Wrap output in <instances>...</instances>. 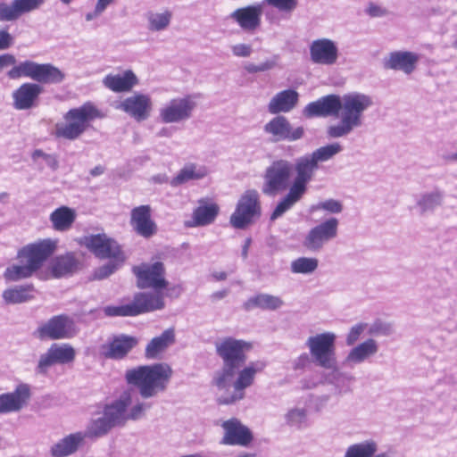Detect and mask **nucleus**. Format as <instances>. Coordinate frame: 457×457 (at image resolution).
<instances>
[{"instance_id": "37", "label": "nucleus", "mask_w": 457, "mask_h": 457, "mask_svg": "<svg viewBox=\"0 0 457 457\" xmlns=\"http://www.w3.org/2000/svg\"><path fill=\"white\" fill-rule=\"evenodd\" d=\"M113 405H107L105 408L104 417L94 420L83 434L85 437H99L105 435L114 425V411Z\"/></svg>"}, {"instance_id": "31", "label": "nucleus", "mask_w": 457, "mask_h": 457, "mask_svg": "<svg viewBox=\"0 0 457 457\" xmlns=\"http://www.w3.org/2000/svg\"><path fill=\"white\" fill-rule=\"evenodd\" d=\"M378 351V345L373 338H368L362 343L353 347L346 357L344 364L348 367L364 362L369 358L374 356Z\"/></svg>"}, {"instance_id": "49", "label": "nucleus", "mask_w": 457, "mask_h": 457, "mask_svg": "<svg viewBox=\"0 0 457 457\" xmlns=\"http://www.w3.org/2000/svg\"><path fill=\"white\" fill-rule=\"evenodd\" d=\"M367 328L366 323H358L353 326L346 336L345 343L347 345H354L360 338L361 335L364 332Z\"/></svg>"}, {"instance_id": "40", "label": "nucleus", "mask_w": 457, "mask_h": 457, "mask_svg": "<svg viewBox=\"0 0 457 457\" xmlns=\"http://www.w3.org/2000/svg\"><path fill=\"white\" fill-rule=\"evenodd\" d=\"M79 262L76 258L75 253H67L63 255L57 256L51 267L54 277L60 278L72 274L79 269Z\"/></svg>"}, {"instance_id": "5", "label": "nucleus", "mask_w": 457, "mask_h": 457, "mask_svg": "<svg viewBox=\"0 0 457 457\" xmlns=\"http://www.w3.org/2000/svg\"><path fill=\"white\" fill-rule=\"evenodd\" d=\"M172 375L173 370L170 364L159 362L128 370L125 378L129 385L138 389L142 398L149 399L167 389Z\"/></svg>"}, {"instance_id": "35", "label": "nucleus", "mask_w": 457, "mask_h": 457, "mask_svg": "<svg viewBox=\"0 0 457 457\" xmlns=\"http://www.w3.org/2000/svg\"><path fill=\"white\" fill-rule=\"evenodd\" d=\"M209 174L206 166L197 163L189 162L181 168L178 174L172 178L170 185L178 187L190 180H199L205 178Z\"/></svg>"}, {"instance_id": "52", "label": "nucleus", "mask_w": 457, "mask_h": 457, "mask_svg": "<svg viewBox=\"0 0 457 457\" xmlns=\"http://www.w3.org/2000/svg\"><path fill=\"white\" fill-rule=\"evenodd\" d=\"M232 54L235 57L247 58L253 54V47L249 44L237 43L230 46Z\"/></svg>"}, {"instance_id": "15", "label": "nucleus", "mask_w": 457, "mask_h": 457, "mask_svg": "<svg viewBox=\"0 0 457 457\" xmlns=\"http://www.w3.org/2000/svg\"><path fill=\"white\" fill-rule=\"evenodd\" d=\"M75 334L74 321L66 314L53 316L34 332L35 337L40 340L68 339Z\"/></svg>"}, {"instance_id": "47", "label": "nucleus", "mask_w": 457, "mask_h": 457, "mask_svg": "<svg viewBox=\"0 0 457 457\" xmlns=\"http://www.w3.org/2000/svg\"><path fill=\"white\" fill-rule=\"evenodd\" d=\"M137 342L135 337L126 335L116 336V359L126 356L137 345Z\"/></svg>"}, {"instance_id": "20", "label": "nucleus", "mask_w": 457, "mask_h": 457, "mask_svg": "<svg viewBox=\"0 0 457 457\" xmlns=\"http://www.w3.org/2000/svg\"><path fill=\"white\" fill-rule=\"evenodd\" d=\"M310 59L314 64L331 66L339 57L337 44L328 37L317 38L309 46Z\"/></svg>"}, {"instance_id": "36", "label": "nucleus", "mask_w": 457, "mask_h": 457, "mask_svg": "<svg viewBox=\"0 0 457 457\" xmlns=\"http://www.w3.org/2000/svg\"><path fill=\"white\" fill-rule=\"evenodd\" d=\"M36 289L33 284L20 285L3 291L2 297L7 304H19L35 298Z\"/></svg>"}, {"instance_id": "23", "label": "nucleus", "mask_w": 457, "mask_h": 457, "mask_svg": "<svg viewBox=\"0 0 457 457\" xmlns=\"http://www.w3.org/2000/svg\"><path fill=\"white\" fill-rule=\"evenodd\" d=\"M198 205L191 214V218L185 221V227L196 228L208 226L214 222L219 214L220 207L208 198L198 200Z\"/></svg>"}, {"instance_id": "3", "label": "nucleus", "mask_w": 457, "mask_h": 457, "mask_svg": "<svg viewBox=\"0 0 457 457\" xmlns=\"http://www.w3.org/2000/svg\"><path fill=\"white\" fill-rule=\"evenodd\" d=\"M336 341L337 335L334 332L326 331L309 337L305 345L317 366L333 370L328 383L335 386L337 394L341 395L350 390L349 387L345 386V381H351L353 378L337 369Z\"/></svg>"}, {"instance_id": "64", "label": "nucleus", "mask_w": 457, "mask_h": 457, "mask_svg": "<svg viewBox=\"0 0 457 457\" xmlns=\"http://www.w3.org/2000/svg\"><path fill=\"white\" fill-rule=\"evenodd\" d=\"M46 156H47V154L44 153L41 149H36L31 154L34 161H37L38 158H43L45 160Z\"/></svg>"}, {"instance_id": "10", "label": "nucleus", "mask_w": 457, "mask_h": 457, "mask_svg": "<svg viewBox=\"0 0 457 457\" xmlns=\"http://www.w3.org/2000/svg\"><path fill=\"white\" fill-rule=\"evenodd\" d=\"M291 162L284 159L276 160L266 169L262 191L264 195L274 196L288 188L292 174Z\"/></svg>"}, {"instance_id": "4", "label": "nucleus", "mask_w": 457, "mask_h": 457, "mask_svg": "<svg viewBox=\"0 0 457 457\" xmlns=\"http://www.w3.org/2000/svg\"><path fill=\"white\" fill-rule=\"evenodd\" d=\"M56 242L47 238L29 244L17 253L19 263L10 265L4 272L6 281L16 282L31 278L54 253Z\"/></svg>"}, {"instance_id": "60", "label": "nucleus", "mask_w": 457, "mask_h": 457, "mask_svg": "<svg viewBox=\"0 0 457 457\" xmlns=\"http://www.w3.org/2000/svg\"><path fill=\"white\" fill-rule=\"evenodd\" d=\"M276 62L271 60H267L262 63L257 64L258 72L267 71L275 67Z\"/></svg>"}, {"instance_id": "25", "label": "nucleus", "mask_w": 457, "mask_h": 457, "mask_svg": "<svg viewBox=\"0 0 457 457\" xmlns=\"http://www.w3.org/2000/svg\"><path fill=\"white\" fill-rule=\"evenodd\" d=\"M307 185V182L295 174L287 194L277 204L270 216V220H275L290 210L305 194Z\"/></svg>"}, {"instance_id": "45", "label": "nucleus", "mask_w": 457, "mask_h": 457, "mask_svg": "<svg viewBox=\"0 0 457 457\" xmlns=\"http://www.w3.org/2000/svg\"><path fill=\"white\" fill-rule=\"evenodd\" d=\"M319 266V261L313 257H299L290 264V270L295 274H312Z\"/></svg>"}, {"instance_id": "42", "label": "nucleus", "mask_w": 457, "mask_h": 457, "mask_svg": "<svg viewBox=\"0 0 457 457\" xmlns=\"http://www.w3.org/2000/svg\"><path fill=\"white\" fill-rule=\"evenodd\" d=\"M85 436L78 432L71 434L53 445L51 453L54 457H66L75 453L79 445L83 442Z\"/></svg>"}, {"instance_id": "13", "label": "nucleus", "mask_w": 457, "mask_h": 457, "mask_svg": "<svg viewBox=\"0 0 457 457\" xmlns=\"http://www.w3.org/2000/svg\"><path fill=\"white\" fill-rule=\"evenodd\" d=\"M165 301L162 293H137L132 301L116 306V316H137L164 309Z\"/></svg>"}, {"instance_id": "39", "label": "nucleus", "mask_w": 457, "mask_h": 457, "mask_svg": "<svg viewBox=\"0 0 457 457\" xmlns=\"http://www.w3.org/2000/svg\"><path fill=\"white\" fill-rule=\"evenodd\" d=\"M173 12L170 9L149 11L145 13L146 28L150 32H162L170 27Z\"/></svg>"}, {"instance_id": "54", "label": "nucleus", "mask_w": 457, "mask_h": 457, "mask_svg": "<svg viewBox=\"0 0 457 457\" xmlns=\"http://www.w3.org/2000/svg\"><path fill=\"white\" fill-rule=\"evenodd\" d=\"M13 44V37L6 30L0 29V50H6Z\"/></svg>"}, {"instance_id": "63", "label": "nucleus", "mask_w": 457, "mask_h": 457, "mask_svg": "<svg viewBox=\"0 0 457 457\" xmlns=\"http://www.w3.org/2000/svg\"><path fill=\"white\" fill-rule=\"evenodd\" d=\"M104 85L114 91V75L109 74L104 80Z\"/></svg>"}, {"instance_id": "33", "label": "nucleus", "mask_w": 457, "mask_h": 457, "mask_svg": "<svg viewBox=\"0 0 457 457\" xmlns=\"http://www.w3.org/2000/svg\"><path fill=\"white\" fill-rule=\"evenodd\" d=\"M284 424L295 430H303L310 427V413L306 406L295 405L287 409L283 414Z\"/></svg>"}, {"instance_id": "7", "label": "nucleus", "mask_w": 457, "mask_h": 457, "mask_svg": "<svg viewBox=\"0 0 457 457\" xmlns=\"http://www.w3.org/2000/svg\"><path fill=\"white\" fill-rule=\"evenodd\" d=\"M264 4L276 8L283 16L290 17L298 7V0H263L262 3L248 4L234 10L229 18L243 30L254 31L262 24Z\"/></svg>"}, {"instance_id": "24", "label": "nucleus", "mask_w": 457, "mask_h": 457, "mask_svg": "<svg viewBox=\"0 0 457 457\" xmlns=\"http://www.w3.org/2000/svg\"><path fill=\"white\" fill-rule=\"evenodd\" d=\"M46 0H12L11 4L0 3V21H14L23 14L38 9Z\"/></svg>"}, {"instance_id": "44", "label": "nucleus", "mask_w": 457, "mask_h": 457, "mask_svg": "<svg viewBox=\"0 0 457 457\" xmlns=\"http://www.w3.org/2000/svg\"><path fill=\"white\" fill-rule=\"evenodd\" d=\"M139 84V79L132 70H119L116 72V92H130Z\"/></svg>"}, {"instance_id": "11", "label": "nucleus", "mask_w": 457, "mask_h": 457, "mask_svg": "<svg viewBox=\"0 0 457 457\" xmlns=\"http://www.w3.org/2000/svg\"><path fill=\"white\" fill-rule=\"evenodd\" d=\"M261 216L260 195L257 190L248 189L238 199L230 216V224L236 228H245Z\"/></svg>"}, {"instance_id": "61", "label": "nucleus", "mask_w": 457, "mask_h": 457, "mask_svg": "<svg viewBox=\"0 0 457 457\" xmlns=\"http://www.w3.org/2000/svg\"><path fill=\"white\" fill-rule=\"evenodd\" d=\"M45 161L53 168L56 169L58 167V162L55 155L53 154H47L46 156Z\"/></svg>"}, {"instance_id": "28", "label": "nucleus", "mask_w": 457, "mask_h": 457, "mask_svg": "<svg viewBox=\"0 0 457 457\" xmlns=\"http://www.w3.org/2000/svg\"><path fill=\"white\" fill-rule=\"evenodd\" d=\"M419 55L409 51H395L389 54L384 62L386 69L402 71L405 74H411L419 62Z\"/></svg>"}, {"instance_id": "38", "label": "nucleus", "mask_w": 457, "mask_h": 457, "mask_svg": "<svg viewBox=\"0 0 457 457\" xmlns=\"http://www.w3.org/2000/svg\"><path fill=\"white\" fill-rule=\"evenodd\" d=\"M76 217L77 213L74 209L62 205L50 214L49 220L54 230L62 232L72 227Z\"/></svg>"}, {"instance_id": "50", "label": "nucleus", "mask_w": 457, "mask_h": 457, "mask_svg": "<svg viewBox=\"0 0 457 457\" xmlns=\"http://www.w3.org/2000/svg\"><path fill=\"white\" fill-rule=\"evenodd\" d=\"M391 333V325L380 320L374 322L369 328V334L372 336H389Z\"/></svg>"}, {"instance_id": "55", "label": "nucleus", "mask_w": 457, "mask_h": 457, "mask_svg": "<svg viewBox=\"0 0 457 457\" xmlns=\"http://www.w3.org/2000/svg\"><path fill=\"white\" fill-rule=\"evenodd\" d=\"M113 0H98L95 8L94 12H89L87 14L86 19L87 21L92 20L98 14H100L108 5L112 3Z\"/></svg>"}, {"instance_id": "22", "label": "nucleus", "mask_w": 457, "mask_h": 457, "mask_svg": "<svg viewBox=\"0 0 457 457\" xmlns=\"http://www.w3.org/2000/svg\"><path fill=\"white\" fill-rule=\"evenodd\" d=\"M44 88L37 83L26 82L18 87L12 94V106L16 110H29L38 104L39 96Z\"/></svg>"}, {"instance_id": "62", "label": "nucleus", "mask_w": 457, "mask_h": 457, "mask_svg": "<svg viewBox=\"0 0 457 457\" xmlns=\"http://www.w3.org/2000/svg\"><path fill=\"white\" fill-rule=\"evenodd\" d=\"M228 291L226 289L217 291V292H214L212 294L211 298L212 300H220V299L226 297L228 295Z\"/></svg>"}, {"instance_id": "27", "label": "nucleus", "mask_w": 457, "mask_h": 457, "mask_svg": "<svg viewBox=\"0 0 457 457\" xmlns=\"http://www.w3.org/2000/svg\"><path fill=\"white\" fill-rule=\"evenodd\" d=\"M30 397L27 385L21 384L12 393L0 395V413H10L20 411Z\"/></svg>"}, {"instance_id": "2", "label": "nucleus", "mask_w": 457, "mask_h": 457, "mask_svg": "<svg viewBox=\"0 0 457 457\" xmlns=\"http://www.w3.org/2000/svg\"><path fill=\"white\" fill-rule=\"evenodd\" d=\"M373 104L370 96L361 92H349L343 96L331 94L308 104L303 113L307 118H339L338 122L327 127L326 133L330 138H340L362 126L364 113Z\"/></svg>"}, {"instance_id": "16", "label": "nucleus", "mask_w": 457, "mask_h": 457, "mask_svg": "<svg viewBox=\"0 0 457 457\" xmlns=\"http://www.w3.org/2000/svg\"><path fill=\"white\" fill-rule=\"evenodd\" d=\"M339 220L331 217L312 228L303 241V246L312 252L320 251L338 234Z\"/></svg>"}, {"instance_id": "59", "label": "nucleus", "mask_w": 457, "mask_h": 457, "mask_svg": "<svg viewBox=\"0 0 457 457\" xmlns=\"http://www.w3.org/2000/svg\"><path fill=\"white\" fill-rule=\"evenodd\" d=\"M113 266L107 265L100 269L98 271L95 273V277L101 279L104 278L112 273Z\"/></svg>"}, {"instance_id": "43", "label": "nucleus", "mask_w": 457, "mask_h": 457, "mask_svg": "<svg viewBox=\"0 0 457 457\" xmlns=\"http://www.w3.org/2000/svg\"><path fill=\"white\" fill-rule=\"evenodd\" d=\"M378 450V443L373 439H368L350 445L343 457H373Z\"/></svg>"}, {"instance_id": "19", "label": "nucleus", "mask_w": 457, "mask_h": 457, "mask_svg": "<svg viewBox=\"0 0 457 457\" xmlns=\"http://www.w3.org/2000/svg\"><path fill=\"white\" fill-rule=\"evenodd\" d=\"M137 122L146 120L153 110V102L149 95L136 92L126 97L118 106Z\"/></svg>"}, {"instance_id": "34", "label": "nucleus", "mask_w": 457, "mask_h": 457, "mask_svg": "<svg viewBox=\"0 0 457 457\" xmlns=\"http://www.w3.org/2000/svg\"><path fill=\"white\" fill-rule=\"evenodd\" d=\"M445 194L440 189L429 192H423L415 198V208L420 215L432 213L444 203Z\"/></svg>"}, {"instance_id": "32", "label": "nucleus", "mask_w": 457, "mask_h": 457, "mask_svg": "<svg viewBox=\"0 0 457 457\" xmlns=\"http://www.w3.org/2000/svg\"><path fill=\"white\" fill-rule=\"evenodd\" d=\"M299 95L294 89H286L277 93L268 104V111L271 114L288 112L295 108Z\"/></svg>"}, {"instance_id": "51", "label": "nucleus", "mask_w": 457, "mask_h": 457, "mask_svg": "<svg viewBox=\"0 0 457 457\" xmlns=\"http://www.w3.org/2000/svg\"><path fill=\"white\" fill-rule=\"evenodd\" d=\"M55 363H57V361L49 348L46 353L40 356L37 364V370L39 373H46L48 368Z\"/></svg>"}, {"instance_id": "58", "label": "nucleus", "mask_w": 457, "mask_h": 457, "mask_svg": "<svg viewBox=\"0 0 457 457\" xmlns=\"http://www.w3.org/2000/svg\"><path fill=\"white\" fill-rule=\"evenodd\" d=\"M310 363V357L307 353L299 355L294 361V368L295 370L303 369Z\"/></svg>"}, {"instance_id": "1", "label": "nucleus", "mask_w": 457, "mask_h": 457, "mask_svg": "<svg viewBox=\"0 0 457 457\" xmlns=\"http://www.w3.org/2000/svg\"><path fill=\"white\" fill-rule=\"evenodd\" d=\"M252 349L250 342L231 337L215 343V350L223 361L222 368L215 372L212 384L220 392V403L233 404L245 396V389L254 384L255 377L266 367L262 361H250L243 369L237 370L246 361V353Z\"/></svg>"}, {"instance_id": "26", "label": "nucleus", "mask_w": 457, "mask_h": 457, "mask_svg": "<svg viewBox=\"0 0 457 457\" xmlns=\"http://www.w3.org/2000/svg\"><path fill=\"white\" fill-rule=\"evenodd\" d=\"M131 226L136 233L145 238H150L157 232L156 223L151 219V207L140 205L131 211Z\"/></svg>"}, {"instance_id": "9", "label": "nucleus", "mask_w": 457, "mask_h": 457, "mask_svg": "<svg viewBox=\"0 0 457 457\" xmlns=\"http://www.w3.org/2000/svg\"><path fill=\"white\" fill-rule=\"evenodd\" d=\"M342 151L343 146L338 142L319 147L312 154L303 155L295 160V174L309 184L319 169V163L333 159Z\"/></svg>"}, {"instance_id": "18", "label": "nucleus", "mask_w": 457, "mask_h": 457, "mask_svg": "<svg viewBox=\"0 0 457 457\" xmlns=\"http://www.w3.org/2000/svg\"><path fill=\"white\" fill-rule=\"evenodd\" d=\"M220 427L223 429L221 445L247 447L253 440V435L250 428L237 418L222 421Z\"/></svg>"}, {"instance_id": "30", "label": "nucleus", "mask_w": 457, "mask_h": 457, "mask_svg": "<svg viewBox=\"0 0 457 457\" xmlns=\"http://www.w3.org/2000/svg\"><path fill=\"white\" fill-rule=\"evenodd\" d=\"M78 242L97 258L106 259L112 255V240L104 234L85 236Z\"/></svg>"}, {"instance_id": "17", "label": "nucleus", "mask_w": 457, "mask_h": 457, "mask_svg": "<svg viewBox=\"0 0 457 457\" xmlns=\"http://www.w3.org/2000/svg\"><path fill=\"white\" fill-rule=\"evenodd\" d=\"M132 403L129 392H124L116 401V426H122L128 420H138L152 408V403L148 402L137 401L133 405Z\"/></svg>"}, {"instance_id": "12", "label": "nucleus", "mask_w": 457, "mask_h": 457, "mask_svg": "<svg viewBox=\"0 0 457 457\" xmlns=\"http://www.w3.org/2000/svg\"><path fill=\"white\" fill-rule=\"evenodd\" d=\"M196 106L195 95L174 97L159 110V118L166 124L184 122L192 118Z\"/></svg>"}, {"instance_id": "57", "label": "nucleus", "mask_w": 457, "mask_h": 457, "mask_svg": "<svg viewBox=\"0 0 457 457\" xmlns=\"http://www.w3.org/2000/svg\"><path fill=\"white\" fill-rule=\"evenodd\" d=\"M100 353L104 358H113L114 357V340L110 341L107 345H102Z\"/></svg>"}, {"instance_id": "8", "label": "nucleus", "mask_w": 457, "mask_h": 457, "mask_svg": "<svg viewBox=\"0 0 457 457\" xmlns=\"http://www.w3.org/2000/svg\"><path fill=\"white\" fill-rule=\"evenodd\" d=\"M7 74L12 79L26 77L37 81L39 85L58 84L65 78L64 72L53 64L37 63L32 61H25L14 65Z\"/></svg>"}, {"instance_id": "56", "label": "nucleus", "mask_w": 457, "mask_h": 457, "mask_svg": "<svg viewBox=\"0 0 457 457\" xmlns=\"http://www.w3.org/2000/svg\"><path fill=\"white\" fill-rule=\"evenodd\" d=\"M16 59L12 54H4L0 55V71L10 65H14Z\"/></svg>"}, {"instance_id": "53", "label": "nucleus", "mask_w": 457, "mask_h": 457, "mask_svg": "<svg viewBox=\"0 0 457 457\" xmlns=\"http://www.w3.org/2000/svg\"><path fill=\"white\" fill-rule=\"evenodd\" d=\"M365 12L371 18H381L389 14V12L386 8L374 3H370Z\"/></svg>"}, {"instance_id": "41", "label": "nucleus", "mask_w": 457, "mask_h": 457, "mask_svg": "<svg viewBox=\"0 0 457 457\" xmlns=\"http://www.w3.org/2000/svg\"><path fill=\"white\" fill-rule=\"evenodd\" d=\"M284 305V301L277 295L261 293L250 297L245 303V310L260 308L268 311H276Z\"/></svg>"}, {"instance_id": "29", "label": "nucleus", "mask_w": 457, "mask_h": 457, "mask_svg": "<svg viewBox=\"0 0 457 457\" xmlns=\"http://www.w3.org/2000/svg\"><path fill=\"white\" fill-rule=\"evenodd\" d=\"M176 340L172 328L165 329L160 336L153 337L145 346V356L148 360L161 359Z\"/></svg>"}, {"instance_id": "14", "label": "nucleus", "mask_w": 457, "mask_h": 457, "mask_svg": "<svg viewBox=\"0 0 457 457\" xmlns=\"http://www.w3.org/2000/svg\"><path fill=\"white\" fill-rule=\"evenodd\" d=\"M132 270L137 278V286L141 289L152 288L154 293H162L161 290L168 286L165 267L162 262H143L134 266Z\"/></svg>"}, {"instance_id": "48", "label": "nucleus", "mask_w": 457, "mask_h": 457, "mask_svg": "<svg viewBox=\"0 0 457 457\" xmlns=\"http://www.w3.org/2000/svg\"><path fill=\"white\" fill-rule=\"evenodd\" d=\"M313 211L323 210L329 213H340L343 211L342 204L335 199H328L323 202L318 203L316 205L312 207Z\"/></svg>"}, {"instance_id": "21", "label": "nucleus", "mask_w": 457, "mask_h": 457, "mask_svg": "<svg viewBox=\"0 0 457 457\" xmlns=\"http://www.w3.org/2000/svg\"><path fill=\"white\" fill-rule=\"evenodd\" d=\"M264 132L270 135L273 141H295L303 136V129H293L288 120L284 116H276L265 124Z\"/></svg>"}, {"instance_id": "46", "label": "nucleus", "mask_w": 457, "mask_h": 457, "mask_svg": "<svg viewBox=\"0 0 457 457\" xmlns=\"http://www.w3.org/2000/svg\"><path fill=\"white\" fill-rule=\"evenodd\" d=\"M49 348L53 353L57 363H70L72 362L75 359L76 353L74 348L71 345L64 344L59 345L54 344Z\"/></svg>"}, {"instance_id": "6", "label": "nucleus", "mask_w": 457, "mask_h": 457, "mask_svg": "<svg viewBox=\"0 0 457 457\" xmlns=\"http://www.w3.org/2000/svg\"><path fill=\"white\" fill-rule=\"evenodd\" d=\"M104 117L103 112L91 102L69 110L63 116L64 123L55 126L56 137L75 140L79 137L91 125V122Z\"/></svg>"}]
</instances>
